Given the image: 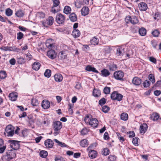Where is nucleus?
<instances>
[{"instance_id":"f257e3e1","label":"nucleus","mask_w":161,"mask_h":161,"mask_svg":"<svg viewBox=\"0 0 161 161\" xmlns=\"http://www.w3.org/2000/svg\"><path fill=\"white\" fill-rule=\"evenodd\" d=\"M16 151L12 149L8 150L6 152L5 155L3 156L2 159L3 161H9L15 157Z\"/></svg>"},{"instance_id":"f03ea898","label":"nucleus","mask_w":161,"mask_h":161,"mask_svg":"<svg viewBox=\"0 0 161 161\" xmlns=\"http://www.w3.org/2000/svg\"><path fill=\"white\" fill-rule=\"evenodd\" d=\"M4 134L7 136H12L14 134V128L11 125H8L5 129Z\"/></svg>"},{"instance_id":"7ed1b4c3","label":"nucleus","mask_w":161,"mask_h":161,"mask_svg":"<svg viewBox=\"0 0 161 161\" xmlns=\"http://www.w3.org/2000/svg\"><path fill=\"white\" fill-rule=\"evenodd\" d=\"M125 21L127 23H130L133 25H135L138 22L137 18L135 16H127L125 18Z\"/></svg>"},{"instance_id":"20e7f679","label":"nucleus","mask_w":161,"mask_h":161,"mask_svg":"<svg viewBox=\"0 0 161 161\" xmlns=\"http://www.w3.org/2000/svg\"><path fill=\"white\" fill-rule=\"evenodd\" d=\"M65 20V18L64 15L60 13L57 14L56 18V21L58 24H62L64 22Z\"/></svg>"},{"instance_id":"39448f33","label":"nucleus","mask_w":161,"mask_h":161,"mask_svg":"<svg viewBox=\"0 0 161 161\" xmlns=\"http://www.w3.org/2000/svg\"><path fill=\"white\" fill-rule=\"evenodd\" d=\"M10 143V146L11 148L15 151L19 148V144L18 141L11 140L9 141Z\"/></svg>"},{"instance_id":"423d86ee","label":"nucleus","mask_w":161,"mask_h":161,"mask_svg":"<svg viewBox=\"0 0 161 161\" xmlns=\"http://www.w3.org/2000/svg\"><path fill=\"white\" fill-rule=\"evenodd\" d=\"M62 126V123L59 121H57L53 122V129L55 131L60 130Z\"/></svg>"},{"instance_id":"0eeeda50","label":"nucleus","mask_w":161,"mask_h":161,"mask_svg":"<svg viewBox=\"0 0 161 161\" xmlns=\"http://www.w3.org/2000/svg\"><path fill=\"white\" fill-rule=\"evenodd\" d=\"M124 73L121 71L115 72L114 75V78L118 80H121L123 77Z\"/></svg>"},{"instance_id":"6e6552de","label":"nucleus","mask_w":161,"mask_h":161,"mask_svg":"<svg viewBox=\"0 0 161 161\" xmlns=\"http://www.w3.org/2000/svg\"><path fill=\"white\" fill-rule=\"evenodd\" d=\"M88 124L93 128H96L98 124V121L95 118H92L90 120Z\"/></svg>"},{"instance_id":"1a4fd4ad","label":"nucleus","mask_w":161,"mask_h":161,"mask_svg":"<svg viewBox=\"0 0 161 161\" xmlns=\"http://www.w3.org/2000/svg\"><path fill=\"white\" fill-rule=\"evenodd\" d=\"M44 144L47 148H50L53 147L54 143L51 140L48 139L45 141Z\"/></svg>"},{"instance_id":"9d476101","label":"nucleus","mask_w":161,"mask_h":161,"mask_svg":"<svg viewBox=\"0 0 161 161\" xmlns=\"http://www.w3.org/2000/svg\"><path fill=\"white\" fill-rule=\"evenodd\" d=\"M47 55L49 58L53 59L56 57V53L54 50H51L47 52Z\"/></svg>"},{"instance_id":"9b49d317","label":"nucleus","mask_w":161,"mask_h":161,"mask_svg":"<svg viewBox=\"0 0 161 161\" xmlns=\"http://www.w3.org/2000/svg\"><path fill=\"white\" fill-rule=\"evenodd\" d=\"M147 125L146 124H143L140 126V133L144 134L147 131Z\"/></svg>"},{"instance_id":"f8f14e48","label":"nucleus","mask_w":161,"mask_h":161,"mask_svg":"<svg viewBox=\"0 0 161 161\" xmlns=\"http://www.w3.org/2000/svg\"><path fill=\"white\" fill-rule=\"evenodd\" d=\"M42 107L44 109H47L50 106V103L47 100H43L42 104Z\"/></svg>"},{"instance_id":"ddd939ff","label":"nucleus","mask_w":161,"mask_h":161,"mask_svg":"<svg viewBox=\"0 0 161 161\" xmlns=\"http://www.w3.org/2000/svg\"><path fill=\"white\" fill-rule=\"evenodd\" d=\"M89 11L88 7L85 6L83 7L81 9V12L82 15L85 16L89 14Z\"/></svg>"},{"instance_id":"4468645a","label":"nucleus","mask_w":161,"mask_h":161,"mask_svg":"<svg viewBox=\"0 0 161 161\" xmlns=\"http://www.w3.org/2000/svg\"><path fill=\"white\" fill-rule=\"evenodd\" d=\"M141 79L137 77H135L132 80L133 83L136 85H139L141 83Z\"/></svg>"},{"instance_id":"2eb2a0df","label":"nucleus","mask_w":161,"mask_h":161,"mask_svg":"<svg viewBox=\"0 0 161 161\" xmlns=\"http://www.w3.org/2000/svg\"><path fill=\"white\" fill-rule=\"evenodd\" d=\"M139 7L140 10L142 11H146L147 8V4L144 3H141L139 4Z\"/></svg>"},{"instance_id":"dca6fc26","label":"nucleus","mask_w":161,"mask_h":161,"mask_svg":"<svg viewBox=\"0 0 161 161\" xmlns=\"http://www.w3.org/2000/svg\"><path fill=\"white\" fill-rule=\"evenodd\" d=\"M54 78L56 81L60 82L62 80L63 77L61 74H56L54 75Z\"/></svg>"},{"instance_id":"f3484780","label":"nucleus","mask_w":161,"mask_h":161,"mask_svg":"<svg viewBox=\"0 0 161 161\" xmlns=\"http://www.w3.org/2000/svg\"><path fill=\"white\" fill-rule=\"evenodd\" d=\"M40 66L41 64L39 62H35L33 64L32 68L33 69L37 71L39 69Z\"/></svg>"},{"instance_id":"a211bd4d","label":"nucleus","mask_w":161,"mask_h":161,"mask_svg":"<svg viewBox=\"0 0 161 161\" xmlns=\"http://www.w3.org/2000/svg\"><path fill=\"white\" fill-rule=\"evenodd\" d=\"M17 95L16 92H12L9 94V97L10 100L12 101H15L17 97Z\"/></svg>"},{"instance_id":"6ab92c4d","label":"nucleus","mask_w":161,"mask_h":161,"mask_svg":"<svg viewBox=\"0 0 161 161\" xmlns=\"http://www.w3.org/2000/svg\"><path fill=\"white\" fill-rule=\"evenodd\" d=\"M80 34V33L79 30L77 29H74L73 31L72 35L75 38L79 37Z\"/></svg>"},{"instance_id":"aec40b11","label":"nucleus","mask_w":161,"mask_h":161,"mask_svg":"<svg viewBox=\"0 0 161 161\" xmlns=\"http://www.w3.org/2000/svg\"><path fill=\"white\" fill-rule=\"evenodd\" d=\"M86 70L88 71H92L95 73H98V71L95 68L92 67L91 65H87L86 68Z\"/></svg>"},{"instance_id":"412c9836","label":"nucleus","mask_w":161,"mask_h":161,"mask_svg":"<svg viewBox=\"0 0 161 161\" xmlns=\"http://www.w3.org/2000/svg\"><path fill=\"white\" fill-rule=\"evenodd\" d=\"M88 155L91 158H95L97 156V152L94 150H92L89 152Z\"/></svg>"},{"instance_id":"4be33fe9","label":"nucleus","mask_w":161,"mask_h":161,"mask_svg":"<svg viewBox=\"0 0 161 161\" xmlns=\"http://www.w3.org/2000/svg\"><path fill=\"white\" fill-rule=\"evenodd\" d=\"M70 19L71 21L75 22L76 21L77 17L75 13H72L69 16Z\"/></svg>"},{"instance_id":"5701e85b","label":"nucleus","mask_w":161,"mask_h":161,"mask_svg":"<svg viewBox=\"0 0 161 161\" xmlns=\"http://www.w3.org/2000/svg\"><path fill=\"white\" fill-rule=\"evenodd\" d=\"M93 95L95 97H98L101 95V92L98 89H94L93 91Z\"/></svg>"},{"instance_id":"b1692460","label":"nucleus","mask_w":161,"mask_h":161,"mask_svg":"<svg viewBox=\"0 0 161 161\" xmlns=\"http://www.w3.org/2000/svg\"><path fill=\"white\" fill-rule=\"evenodd\" d=\"M80 144L82 147H86L88 145V142L86 139H84L81 141Z\"/></svg>"},{"instance_id":"393cba45","label":"nucleus","mask_w":161,"mask_h":161,"mask_svg":"<svg viewBox=\"0 0 161 161\" xmlns=\"http://www.w3.org/2000/svg\"><path fill=\"white\" fill-rule=\"evenodd\" d=\"M90 42L92 44L94 45H97L99 42V39L96 37H94L90 41Z\"/></svg>"},{"instance_id":"a878e982","label":"nucleus","mask_w":161,"mask_h":161,"mask_svg":"<svg viewBox=\"0 0 161 161\" xmlns=\"http://www.w3.org/2000/svg\"><path fill=\"white\" fill-rule=\"evenodd\" d=\"M139 32L141 36H144L146 34L147 31L145 29L143 28H141L139 29Z\"/></svg>"},{"instance_id":"bb28decb","label":"nucleus","mask_w":161,"mask_h":161,"mask_svg":"<svg viewBox=\"0 0 161 161\" xmlns=\"http://www.w3.org/2000/svg\"><path fill=\"white\" fill-rule=\"evenodd\" d=\"M120 118L122 120L126 121L128 119V115L126 113H123L121 114Z\"/></svg>"},{"instance_id":"cd10ccee","label":"nucleus","mask_w":161,"mask_h":161,"mask_svg":"<svg viewBox=\"0 0 161 161\" xmlns=\"http://www.w3.org/2000/svg\"><path fill=\"white\" fill-rule=\"evenodd\" d=\"M39 154L41 157L45 158L47 156L48 153L46 151L42 150L40 152Z\"/></svg>"},{"instance_id":"c85d7f7f","label":"nucleus","mask_w":161,"mask_h":161,"mask_svg":"<svg viewBox=\"0 0 161 161\" xmlns=\"http://www.w3.org/2000/svg\"><path fill=\"white\" fill-rule=\"evenodd\" d=\"M101 72L102 75L105 77L108 76L110 74L109 72L107 69H104L102 70Z\"/></svg>"},{"instance_id":"c756f323","label":"nucleus","mask_w":161,"mask_h":161,"mask_svg":"<svg viewBox=\"0 0 161 161\" xmlns=\"http://www.w3.org/2000/svg\"><path fill=\"white\" fill-rule=\"evenodd\" d=\"M36 115L34 116L30 115L28 116V118L29 120V122L31 124L34 123L35 121Z\"/></svg>"},{"instance_id":"7c9ffc66","label":"nucleus","mask_w":161,"mask_h":161,"mask_svg":"<svg viewBox=\"0 0 161 161\" xmlns=\"http://www.w3.org/2000/svg\"><path fill=\"white\" fill-rule=\"evenodd\" d=\"M71 11V8L69 6H66L64 8V12L66 14H68L70 13Z\"/></svg>"},{"instance_id":"2f4dec72","label":"nucleus","mask_w":161,"mask_h":161,"mask_svg":"<svg viewBox=\"0 0 161 161\" xmlns=\"http://www.w3.org/2000/svg\"><path fill=\"white\" fill-rule=\"evenodd\" d=\"M148 78L149 80L152 82L153 84L155 83V81L154 75L152 74H150L148 76Z\"/></svg>"},{"instance_id":"473e14b6","label":"nucleus","mask_w":161,"mask_h":161,"mask_svg":"<svg viewBox=\"0 0 161 161\" xmlns=\"http://www.w3.org/2000/svg\"><path fill=\"white\" fill-rule=\"evenodd\" d=\"M15 15L19 17H21L24 15V13L23 11L19 10L17 11L15 13Z\"/></svg>"},{"instance_id":"72a5a7b5","label":"nucleus","mask_w":161,"mask_h":161,"mask_svg":"<svg viewBox=\"0 0 161 161\" xmlns=\"http://www.w3.org/2000/svg\"><path fill=\"white\" fill-rule=\"evenodd\" d=\"M37 17L38 18L42 19L45 17V14L42 12H38L36 14Z\"/></svg>"},{"instance_id":"f704fd0d","label":"nucleus","mask_w":161,"mask_h":161,"mask_svg":"<svg viewBox=\"0 0 161 161\" xmlns=\"http://www.w3.org/2000/svg\"><path fill=\"white\" fill-rule=\"evenodd\" d=\"M47 21L48 25H52L53 23V18L52 16H49L47 19Z\"/></svg>"},{"instance_id":"c9c22d12","label":"nucleus","mask_w":161,"mask_h":161,"mask_svg":"<svg viewBox=\"0 0 161 161\" xmlns=\"http://www.w3.org/2000/svg\"><path fill=\"white\" fill-rule=\"evenodd\" d=\"M54 141L58 144V145L61 147H66L67 145L64 143L61 142L56 139H54Z\"/></svg>"},{"instance_id":"e433bc0d","label":"nucleus","mask_w":161,"mask_h":161,"mask_svg":"<svg viewBox=\"0 0 161 161\" xmlns=\"http://www.w3.org/2000/svg\"><path fill=\"white\" fill-rule=\"evenodd\" d=\"M109 153V150L107 148H104L102 151V154L104 156L108 155Z\"/></svg>"},{"instance_id":"4c0bfd02","label":"nucleus","mask_w":161,"mask_h":161,"mask_svg":"<svg viewBox=\"0 0 161 161\" xmlns=\"http://www.w3.org/2000/svg\"><path fill=\"white\" fill-rule=\"evenodd\" d=\"M152 118L153 121L157 120L159 118V115L157 113H153L152 116Z\"/></svg>"},{"instance_id":"58836bf2","label":"nucleus","mask_w":161,"mask_h":161,"mask_svg":"<svg viewBox=\"0 0 161 161\" xmlns=\"http://www.w3.org/2000/svg\"><path fill=\"white\" fill-rule=\"evenodd\" d=\"M44 76L47 77L49 78L51 75V71L49 69H47L46 70L44 73Z\"/></svg>"},{"instance_id":"ea45409f","label":"nucleus","mask_w":161,"mask_h":161,"mask_svg":"<svg viewBox=\"0 0 161 161\" xmlns=\"http://www.w3.org/2000/svg\"><path fill=\"white\" fill-rule=\"evenodd\" d=\"M6 73L5 71H1L0 72V78L4 79L6 77Z\"/></svg>"},{"instance_id":"a19ab883","label":"nucleus","mask_w":161,"mask_h":161,"mask_svg":"<svg viewBox=\"0 0 161 161\" xmlns=\"http://www.w3.org/2000/svg\"><path fill=\"white\" fill-rule=\"evenodd\" d=\"M123 49L121 47H119L117 51V54L118 56H120L122 55Z\"/></svg>"},{"instance_id":"79ce46f5","label":"nucleus","mask_w":161,"mask_h":161,"mask_svg":"<svg viewBox=\"0 0 161 161\" xmlns=\"http://www.w3.org/2000/svg\"><path fill=\"white\" fill-rule=\"evenodd\" d=\"M12 10L10 8H7L6 9L5 11V13L6 15L8 16H11L12 14Z\"/></svg>"},{"instance_id":"37998d69","label":"nucleus","mask_w":161,"mask_h":161,"mask_svg":"<svg viewBox=\"0 0 161 161\" xmlns=\"http://www.w3.org/2000/svg\"><path fill=\"white\" fill-rule=\"evenodd\" d=\"M105 52L106 53H109L112 50V48L110 46H104L103 48Z\"/></svg>"},{"instance_id":"c03bdc74","label":"nucleus","mask_w":161,"mask_h":161,"mask_svg":"<svg viewBox=\"0 0 161 161\" xmlns=\"http://www.w3.org/2000/svg\"><path fill=\"white\" fill-rule=\"evenodd\" d=\"M110 92V88L109 87L106 86L103 89V92L105 94H109Z\"/></svg>"},{"instance_id":"a18cd8bd","label":"nucleus","mask_w":161,"mask_h":161,"mask_svg":"<svg viewBox=\"0 0 161 161\" xmlns=\"http://www.w3.org/2000/svg\"><path fill=\"white\" fill-rule=\"evenodd\" d=\"M109 109V107L106 105L103 106L102 108V110L105 113L108 112Z\"/></svg>"},{"instance_id":"49530a36","label":"nucleus","mask_w":161,"mask_h":161,"mask_svg":"<svg viewBox=\"0 0 161 161\" xmlns=\"http://www.w3.org/2000/svg\"><path fill=\"white\" fill-rule=\"evenodd\" d=\"M31 104L32 105L34 106H37L39 104L37 100L36 99H32Z\"/></svg>"},{"instance_id":"de8ad7c7","label":"nucleus","mask_w":161,"mask_h":161,"mask_svg":"<svg viewBox=\"0 0 161 161\" xmlns=\"http://www.w3.org/2000/svg\"><path fill=\"white\" fill-rule=\"evenodd\" d=\"M159 34V31L157 30H155L152 32V35L155 37H158Z\"/></svg>"},{"instance_id":"09e8293b","label":"nucleus","mask_w":161,"mask_h":161,"mask_svg":"<svg viewBox=\"0 0 161 161\" xmlns=\"http://www.w3.org/2000/svg\"><path fill=\"white\" fill-rule=\"evenodd\" d=\"M116 96V98H115L114 100H116L119 101H121L122 100L123 96L121 94L117 93Z\"/></svg>"},{"instance_id":"8fccbe9b","label":"nucleus","mask_w":161,"mask_h":161,"mask_svg":"<svg viewBox=\"0 0 161 161\" xmlns=\"http://www.w3.org/2000/svg\"><path fill=\"white\" fill-rule=\"evenodd\" d=\"M138 139L139 138L137 137H135L133 138L132 139V142L135 146H137L138 145Z\"/></svg>"},{"instance_id":"3c124183","label":"nucleus","mask_w":161,"mask_h":161,"mask_svg":"<svg viewBox=\"0 0 161 161\" xmlns=\"http://www.w3.org/2000/svg\"><path fill=\"white\" fill-rule=\"evenodd\" d=\"M25 59L22 57L18 58V62L19 64H22L25 63Z\"/></svg>"},{"instance_id":"603ef678","label":"nucleus","mask_w":161,"mask_h":161,"mask_svg":"<svg viewBox=\"0 0 161 161\" xmlns=\"http://www.w3.org/2000/svg\"><path fill=\"white\" fill-rule=\"evenodd\" d=\"M53 3V7H56L58 6L60 3V2L59 0H52Z\"/></svg>"},{"instance_id":"864d4df0","label":"nucleus","mask_w":161,"mask_h":161,"mask_svg":"<svg viewBox=\"0 0 161 161\" xmlns=\"http://www.w3.org/2000/svg\"><path fill=\"white\" fill-rule=\"evenodd\" d=\"M150 81L148 80H146L143 83V86L145 87H147L149 86L150 85Z\"/></svg>"},{"instance_id":"5fc2aeb1","label":"nucleus","mask_w":161,"mask_h":161,"mask_svg":"<svg viewBox=\"0 0 161 161\" xmlns=\"http://www.w3.org/2000/svg\"><path fill=\"white\" fill-rule=\"evenodd\" d=\"M106 101V100L104 98H102L99 101V104L101 105H102L104 104Z\"/></svg>"},{"instance_id":"6e6d98bb","label":"nucleus","mask_w":161,"mask_h":161,"mask_svg":"<svg viewBox=\"0 0 161 161\" xmlns=\"http://www.w3.org/2000/svg\"><path fill=\"white\" fill-rule=\"evenodd\" d=\"M116 157L114 155H109L108 157L109 161H115Z\"/></svg>"},{"instance_id":"4d7b16f0","label":"nucleus","mask_w":161,"mask_h":161,"mask_svg":"<svg viewBox=\"0 0 161 161\" xmlns=\"http://www.w3.org/2000/svg\"><path fill=\"white\" fill-rule=\"evenodd\" d=\"M117 93V92H114L111 95V98L112 100H114L115 98H116V96Z\"/></svg>"},{"instance_id":"13d9d810","label":"nucleus","mask_w":161,"mask_h":161,"mask_svg":"<svg viewBox=\"0 0 161 161\" xmlns=\"http://www.w3.org/2000/svg\"><path fill=\"white\" fill-rule=\"evenodd\" d=\"M59 57H60L61 59H64L66 58V55L65 54H64L63 52L60 53L59 54Z\"/></svg>"},{"instance_id":"bf43d9fd","label":"nucleus","mask_w":161,"mask_h":161,"mask_svg":"<svg viewBox=\"0 0 161 161\" xmlns=\"http://www.w3.org/2000/svg\"><path fill=\"white\" fill-rule=\"evenodd\" d=\"M116 66L115 64H113L109 66V69L110 70L114 71L116 69Z\"/></svg>"},{"instance_id":"052dcab7","label":"nucleus","mask_w":161,"mask_h":161,"mask_svg":"<svg viewBox=\"0 0 161 161\" xmlns=\"http://www.w3.org/2000/svg\"><path fill=\"white\" fill-rule=\"evenodd\" d=\"M23 36V34L21 32H19L17 34V38L18 40L21 39Z\"/></svg>"},{"instance_id":"680f3d73","label":"nucleus","mask_w":161,"mask_h":161,"mask_svg":"<svg viewBox=\"0 0 161 161\" xmlns=\"http://www.w3.org/2000/svg\"><path fill=\"white\" fill-rule=\"evenodd\" d=\"M151 44L153 47L156 48V47L157 46V42L156 41L153 40L151 41Z\"/></svg>"},{"instance_id":"e2e57ef3","label":"nucleus","mask_w":161,"mask_h":161,"mask_svg":"<svg viewBox=\"0 0 161 161\" xmlns=\"http://www.w3.org/2000/svg\"><path fill=\"white\" fill-rule=\"evenodd\" d=\"M154 87H161V80L157 81L154 86Z\"/></svg>"},{"instance_id":"0e129e2a","label":"nucleus","mask_w":161,"mask_h":161,"mask_svg":"<svg viewBox=\"0 0 161 161\" xmlns=\"http://www.w3.org/2000/svg\"><path fill=\"white\" fill-rule=\"evenodd\" d=\"M88 132V130L86 128H83L81 131V134L82 135H85L87 134Z\"/></svg>"},{"instance_id":"69168bd1","label":"nucleus","mask_w":161,"mask_h":161,"mask_svg":"<svg viewBox=\"0 0 161 161\" xmlns=\"http://www.w3.org/2000/svg\"><path fill=\"white\" fill-rule=\"evenodd\" d=\"M149 60L150 61L154 64L156 63V59L153 57H149Z\"/></svg>"},{"instance_id":"338daca9","label":"nucleus","mask_w":161,"mask_h":161,"mask_svg":"<svg viewBox=\"0 0 161 161\" xmlns=\"http://www.w3.org/2000/svg\"><path fill=\"white\" fill-rule=\"evenodd\" d=\"M6 146H4L2 147H0V153H3L6 148Z\"/></svg>"},{"instance_id":"774afa93","label":"nucleus","mask_w":161,"mask_h":161,"mask_svg":"<svg viewBox=\"0 0 161 161\" xmlns=\"http://www.w3.org/2000/svg\"><path fill=\"white\" fill-rule=\"evenodd\" d=\"M55 159V161H64L63 158L61 157H56Z\"/></svg>"}]
</instances>
